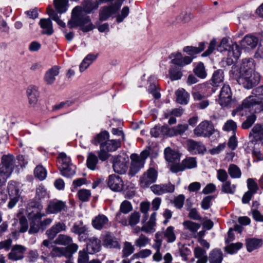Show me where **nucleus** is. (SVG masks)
I'll return each instance as SVG.
<instances>
[{"instance_id":"nucleus-49","label":"nucleus","mask_w":263,"mask_h":263,"mask_svg":"<svg viewBox=\"0 0 263 263\" xmlns=\"http://www.w3.org/2000/svg\"><path fill=\"white\" fill-rule=\"evenodd\" d=\"M182 162L185 170L194 168L197 166V161L195 157H187Z\"/></svg>"},{"instance_id":"nucleus-48","label":"nucleus","mask_w":263,"mask_h":263,"mask_svg":"<svg viewBox=\"0 0 263 263\" xmlns=\"http://www.w3.org/2000/svg\"><path fill=\"white\" fill-rule=\"evenodd\" d=\"M72 241V239L71 237L66 235L60 234L55 239L54 242L57 245L66 246L70 244Z\"/></svg>"},{"instance_id":"nucleus-59","label":"nucleus","mask_w":263,"mask_h":263,"mask_svg":"<svg viewBox=\"0 0 263 263\" xmlns=\"http://www.w3.org/2000/svg\"><path fill=\"white\" fill-rule=\"evenodd\" d=\"M167 127V125H163L162 126H156L153 128L151 130V135L152 136L157 138L159 136L160 133L163 135L166 136V133L163 132V127Z\"/></svg>"},{"instance_id":"nucleus-13","label":"nucleus","mask_w":263,"mask_h":263,"mask_svg":"<svg viewBox=\"0 0 263 263\" xmlns=\"http://www.w3.org/2000/svg\"><path fill=\"white\" fill-rule=\"evenodd\" d=\"M130 166L128 172L129 175L133 176L137 174L144 167L143 160H140L138 154H133L130 155Z\"/></svg>"},{"instance_id":"nucleus-31","label":"nucleus","mask_w":263,"mask_h":263,"mask_svg":"<svg viewBox=\"0 0 263 263\" xmlns=\"http://www.w3.org/2000/svg\"><path fill=\"white\" fill-rule=\"evenodd\" d=\"M59 73V68L53 66L49 69L45 73L44 80L48 85L52 84L55 80V77Z\"/></svg>"},{"instance_id":"nucleus-8","label":"nucleus","mask_w":263,"mask_h":263,"mask_svg":"<svg viewBox=\"0 0 263 263\" xmlns=\"http://www.w3.org/2000/svg\"><path fill=\"white\" fill-rule=\"evenodd\" d=\"M232 91L229 85H224L219 95L218 102L222 107L230 106L232 102Z\"/></svg>"},{"instance_id":"nucleus-23","label":"nucleus","mask_w":263,"mask_h":263,"mask_svg":"<svg viewBox=\"0 0 263 263\" xmlns=\"http://www.w3.org/2000/svg\"><path fill=\"white\" fill-rule=\"evenodd\" d=\"M108 223V219L104 215L99 214L92 220V226L96 230H101L106 228Z\"/></svg>"},{"instance_id":"nucleus-40","label":"nucleus","mask_w":263,"mask_h":263,"mask_svg":"<svg viewBox=\"0 0 263 263\" xmlns=\"http://www.w3.org/2000/svg\"><path fill=\"white\" fill-rule=\"evenodd\" d=\"M176 101L180 104H186L189 100V94L183 89H179L176 92Z\"/></svg>"},{"instance_id":"nucleus-37","label":"nucleus","mask_w":263,"mask_h":263,"mask_svg":"<svg viewBox=\"0 0 263 263\" xmlns=\"http://www.w3.org/2000/svg\"><path fill=\"white\" fill-rule=\"evenodd\" d=\"M133 210L131 203L127 200H124L120 205V212L117 213L116 219L117 221L120 220L122 213L126 214Z\"/></svg>"},{"instance_id":"nucleus-55","label":"nucleus","mask_w":263,"mask_h":263,"mask_svg":"<svg viewBox=\"0 0 263 263\" xmlns=\"http://www.w3.org/2000/svg\"><path fill=\"white\" fill-rule=\"evenodd\" d=\"M149 239L143 234H141L139 237L135 240V245L139 247H144L149 243Z\"/></svg>"},{"instance_id":"nucleus-46","label":"nucleus","mask_w":263,"mask_h":263,"mask_svg":"<svg viewBox=\"0 0 263 263\" xmlns=\"http://www.w3.org/2000/svg\"><path fill=\"white\" fill-rule=\"evenodd\" d=\"M223 80V72L221 69H218L214 71L213 74L212 81L215 86L222 82Z\"/></svg>"},{"instance_id":"nucleus-58","label":"nucleus","mask_w":263,"mask_h":263,"mask_svg":"<svg viewBox=\"0 0 263 263\" xmlns=\"http://www.w3.org/2000/svg\"><path fill=\"white\" fill-rule=\"evenodd\" d=\"M78 195L81 201L85 202L89 200L91 196V193L88 190L82 189L79 191Z\"/></svg>"},{"instance_id":"nucleus-61","label":"nucleus","mask_w":263,"mask_h":263,"mask_svg":"<svg viewBox=\"0 0 263 263\" xmlns=\"http://www.w3.org/2000/svg\"><path fill=\"white\" fill-rule=\"evenodd\" d=\"M156 222L148 220L147 223L141 227V231H143L146 233H152L155 231L154 227H155Z\"/></svg>"},{"instance_id":"nucleus-63","label":"nucleus","mask_w":263,"mask_h":263,"mask_svg":"<svg viewBox=\"0 0 263 263\" xmlns=\"http://www.w3.org/2000/svg\"><path fill=\"white\" fill-rule=\"evenodd\" d=\"M247 185L249 189L248 191L253 194L256 193L258 190V185L253 179L249 178L247 180Z\"/></svg>"},{"instance_id":"nucleus-16","label":"nucleus","mask_w":263,"mask_h":263,"mask_svg":"<svg viewBox=\"0 0 263 263\" xmlns=\"http://www.w3.org/2000/svg\"><path fill=\"white\" fill-rule=\"evenodd\" d=\"M66 208L65 202L61 200H51L49 202L46 212L48 214H56Z\"/></svg>"},{"instance_id":"nucleus-9","label":"nucleus","mask_w":263,"mask_h":263,"mask_svg":"<svg viewBox=\"0 0 263 263\" xmlns=\"http://www.w3.org/2000/svg\"><path fill=\"white\" fill-rule=\"evenodd\" d=\"M157 178V172L153 168H149L140 178V184L143 188L147 187L154 183Z\"/></svg>"},{"instance_id":"nucleus-6","label":"nucleus","mask_w":263,"mask_h":263,"mask_svg":"<svg viewBox=\"0 0 263 263\" xmlns=\"http://www.w3.org/2000/svg\"><path fill=\"white\" fill-rule=\"evenodd\" d=\"M45 216V214H42L40 212H31L28 215V218L29 220L30 228L29 233L30 234L37 233L39 232L41 228L40 220L42 217Z\"/></svg>"},{"instance_id":"nucleus-64","label":"nucleus","mask_w":263,"mask_h":263,"mask_svg":"<svg viewBox=\"0 0 263 263\" xmlns=\"http://www.w3.org/2000/svg\"><path fill=\"white\" fill-rule=\"evenodd\" d=\"M89 257L86 251L85 250L79 252L78 258V263H87L88 261Z\"/></svg>"},{"instance_id":"nucleus-47","label":"nucleus","mask_w":263,"mask_h":263,"mask_svg":"<svg viewBox=\"0 0 263 263\" xmlns=\"http://www.w3.org/2000/svg\"><path fill=\"white\" fill-rule=\"evenodd\" d=\"M236 186L232 184L230 181H227L222 183L221 191L226 194H233L235 192Z\"/></svg>"},{"instance_id":"nucleus-3","label":"nucleus","mask_w":263,"mask_h":263,"mask_svg":"<svg viewBox=\"0 0 263 263\" xmlns=\"http://www.w3.org/2000/svg\"><path fill=\"white\" fill-rule=\"evenodd\" d=\"M59 169L62 175L67 178H71L76 174V166L71 163L70 158L61 153L58 156Z\"/></svg>"},{"instance_id":"nucleus-42","label":"nucleus","mask_w":263,"mask_h":263,"mask_svg":"<svg viewBox=\"0 0 263 263\" xmlns=\"http://www.w3.org/2000/svg\"><path fill=\"white\" fill-rule=\"evenodd\" d=\"M96 58L97 57L96 55L92 54L87 55L80 65L79 68L80 71L83 72L85 70Z\"/></svg>"},{"instance_id":"nucleus-44","label":"nucleus","mask_w":263,"mask_h":263,"mask_svg":"<svg viewBox=\"0 0 263 263\" xmlns=\"http://www.w3.org/2000/svg\"><path fill=\"white\" fill-rule=\"evenodd\" d=\"M164 237L167 239L168 243H172L176 240V237L174 232V228L170 226L164 232Z\"/></svg>"},{"instance_id":"nucleus-2","label":"nucleus","mask_w":263,"mask_h":263,"mask_svg":"<svg viewBox=\"0 0 263 263\" xmlns=\"http://www.w3.org/2000/svg\"><path fill=\"white\" fill-rule=\"evenodd\" d=\"M67 26L70 29L80 27L84 32H89L95 27L90 16L84 12L81 6H76L72 9Z\"/></svg>"},{"instance_id":"nucleus-41","label":"nucleus","mask_w":263,"mask_h":263,"mask_svg":"<svg viewBox=\"0 0 263 263\" xmlns=\"http://www.w3.org/2000/svg\"><path fill=\"white\" fill-rule=\"evenodd\" d=\"M205 48V43L201 42L199 44V46H186L183 48V51L189 54L192 55L194 54H197L202 51Z\"/></svg>"},{"instance_id":"nucleus-20","label":"nucleus","mask_w":263,"mask_h":263,"mask_svg":"<svg viewBox=\"0 0 263 263\" xmlns=\"http://www.w3.org/2000/svg\"><path fill=\"white\" fill-rule=\"evenodd\" d=\"M103 245L108 248L120 249V245L117 239L110 233L104 235L102 238Z\"/></svg>"},{"instance_id":"nucleus-19","label":"nucleus","mask_w":263,"mask_h":263,"mask_svg":"<svg viewBox=\"0 0 263 263\" xmlns=\"http://www.w3.org/2000/svg\"><path fill=\"white\" fill-rule=\"evenodd\" d=\"M164 154L165 160L170 163H177L180 161L181 154L177 150L167 147L165 148Z\"/></svg>"},{"instance_id":"nucleus-25","label":"nucleus","mask_w":263,"mask_h":263,"mask_svg":"<svg viewBox=\"0 0 263 263\" xmlns=\"http://www.w3.org/2000/svg\"><path fill=\"white\" fill-rule=\"evenodd\" d=\"M258 43V39L255 36L247 35L241 41V45L242 47L247 49L255 48Z\"/></svg>"},{"instance_id":"nucleus-33","label":"nucleus","mask_w":263,"mask_h":263,"mask_svg":"<svg viewBox=\"0 0 263 263\" xmlns=\"http://www.w3.org/2000/svg\"><path fill=\"white\" fill-rule=\"evenodd\" d=\"M208 260L210 263H221L223 260V253L220 249H215L209 253Z\"/></svg>"},{"instance_id":"nucleus-21","label":"nucleus","mask_w":263,"mask_h":263,"mask_svg":"<svg viewBox=\"0 0 263 263\" xmlns=\"http://www.w3.org/2000/svg\"><path fill=\"white\" fill-rule=\"evenodd\" d=\"M263 245V240L257 238H249L246 239V246L248 252H252L260 248Z\"/></svg>"},{"instance_id":"nucleus-28","label":"nucleus","mask_w":263,"mask_h":263,"mask_svg":"<svg viewBox=\"0 0 263 263\" xmlns=\"http://www.w3.org/2000/svg\"><path fill=\"white\" fill-rule=\"evenodd\" d=\"M39 24L42 29V34L50 35L53 33L52 23L50 18H42Z\"/></svg>"},{"instance_id":"nucleus-45","label":"nucleus","mask_w":263,"mask_h":263,"mask_svg":"<svg viewBox=\"0 0 263 263\" xmlns=\"http://www.w3.org/2000/svg\"><path fill=\"white\" fill-rule=\"evenodd\" d=\"M228 171L232 178H239L241 177V172L240 168L234 164L229 165Z\"/></svg>"},{"instance_id":"nucleus-34","label":"nucleus","mask_w":263,"mask_h":263,"mask_svg":"<svg viewBox=\"0 0 263 263\" xmlns=\"http://www.w3.org/2000/svg\"><path fill=\"white\" fill-rule=\"evenodd\" d=\"M195 257L198 259L196 263H206L208 257L206 251L201 247L195 248L194 250Z\"/></svg>"},{"instance_id":"nucleus-26","label":"nucleus","mask_w":263,"mask_h":263,"mask_svg":"<svg viewBox=\"0 0 263 263\" xmlns=\"http://www.w3.org/2000/svg\"><path fill=\"white\" fill-rule=\"evenodd\" d=\"M101 249V241L96 237H92L88 239L87 245V250L89 254H92L98 252Z\"/></svg>"},{"instance_id":"nucleus-24","label":"nucleus","mask_w":263,"mask_h":263,"mask_svg":"<svg viewBox=\"0 0 263 263\" xmlns=\"http://www.w3.org/2000/svg\"><path fill=\"white\" fill-rule=\"evenodd\" d=\"M249 137L252 143L263 140V126L256 124L251 129Z\"/></svg>"},{"instance_id":"nucleus-35","label":"nucleus","mask_w":263,"mask_h":263,"mask_svg":"<svg viewBox=\"0 0 263 263\" xmlns=\"http://www.w3.org/2000/svg\"><path fill=\"white\" fill-rule=\"evenodd\" d=\"M88 228L82 221L75 222L70 229L71 232L80 236L84 235L87 231Z\"/></svg>"},{"instance_id":"nucleus-60","label":"nucleus","mask_w":263,"mask_h":263,"mask_svg":"<svg viewBox=\"0 0 263 263\" xmlns=\"http://www.w3.org/2000/svg\"><path fill=\"white\" fill-rule=\"evenodd\" d=\"M156 222L148 220L147 223L141 227V231H143L146 233H152L155 231L154 227H155Z\"/></svg>"},{"instance_id":"nucleus-53","label":"nucleus","mask_w":263,"mask_h":263,"mask_svg":"<svg viewBox=\"0 0 263 263\" xmlns=\"http://www.w3.org/2000/svg\"><path fill=\"white\" fill-rule=\"evenodd\" d=\"M195 74L201 79L205 78L206 76V73L205 70L204 65L202 63H200L195 67L194 70Z\"/></svg>"},{"instance_id":"nucleus-18","label":"nucleus","mask_w":263,"mask_h":263,"mask_svg":"<svg viewBox=\"0 0 263 263\" xmlns=\"http://www.w3.org/2000/svg\"><path fill=\"white\" fill-rule=\"evenodd\" d=\"M186 145L188 151L192 153L203 154L206 151L204 145L201 142L192 139L186 141Z\"/></svg>"},{"instance_id":"nucleus-52","label":"nucleus","mask_w":263,"mask_h":263,"mask_svg":"<svg viewBox=\"0 0 263 263\" xmlns=\"http://www.w3.org/2000/svg\"><path fill=\"white\" fill-rule=\"evenodd\" d=\"M185 228L192 232H196L200 228V224L190 220L185 221L183 223Z\"/></svg>"},{"instance_id":"nucleus-30","label":"nucleus","mask_w":263,"mask_h":263,"mask_svg":"<svg viewBox=\"0 0 263 263\" xmlns=\"http://www.w3.org/2000/svg\"><path fill=\"white\" fill-rule=\"evenodd\" d=\"M27 93L30 105L34 107L37 102L39 93L36 87L30 86L27 90Z\"/></svg>"},{"instance_id":"nucleus-56","label":"nucleus","mask_w":263,"mask_h":263,"mask_svg":"<svg viewBox=\"0 0 263 263\" xmlns=\"http://www.w3.org/2000/svg\"><path fill=\"white\" fill-rule=\"evenodd\" d=\"M236 123L232 120H228L223 126V130L227 132L232 131L233 133L236 132L237 129Z\"/></svg>"},{"instance_id":"nucleus-4","label":"nucleus","mask_w":263,"mask_h":263,"mask_svg":"<svg viewBox=\"0 0 263 263\" xmlns=\"http://www.w3.org/2000/svg\"><path fill=\"white\" fill-rule=\"evenodd\" d=\"M121 146V142L117 140H107L106 143L102 146V147L98 152V157L100 160L104 161L107 160L109 157V152L116 151Z\"/></svg>"},{"instance_id":"nucleus-54","label":"nucleus","mask_w":263,"mask_h":263,"mask_svg":"<svg viewBox=\"0 0 263 263\" xmlns=\"http://www.w3.org/2000/svg\"><path fill=\"white\" fill-rule=\"evenodd\" d=\"M242 247V243L241 242H237L228 245L225 248V250L229 254H234L236 253Z\"/></svg>"},{"instance_id":"nucleus-1","label":"nucleus","mask_w":263,"mask_h":263,"mask_svg":"<svg viewBox=\"0 0 263 263\" xmlns=\"http://www.w3.org/2000/svg\"><path fill=\"white\" fill-rule=\"evenodd\" d=\"M254 61L252 58L242 60L239 67V76L237 79L239 84L246 89H251L260 80L258 73L255 72Z\"/></svg>"},{"instance_id":"nucleus-17","label":"nucleus","mask_w":263,"mask_h":263,"mask_svg":"<svg viewBox=\"0 0 263 263\" xmlns=\"http://www.w3.org/2000/svg\"><path fill=\"white\" fill-rule=\"evenodd\" d=\"M170 58L172 59L171 61L172 63L180 67H183L185 65L190 64L193 60V58L191 57L186 56L183 57L180 52L171 54Z\"/></svg>"},{"instance_id":"nucleus-43","label":"nucleus","mask_w":263,"mask_h":263,"mask_svg":"<svg viewBox=\"0 0 263 263\" xmlns=\"http://www.w3.org/2000/svg\"><path fill=\"white\" fill-rule=\"evenodd\" d=\"M98 162V159L97 156L92 153H89L86 162L88 168L91 170H95Z\"/></svg>"},{"instance_id":"nucleus-36","label":"nucleus","mask_w":263,"mask_h":263,"mask_svg":"<svg viewBox=\"0 0 263 263\" xmlns=\"http://www.w3.org/2000/svg\"><path fill=\"white\" fill-rule=\"evenodd\" d=\"M99 2L97 0H86L83 3L82 9L86 13H90L93 10L97 9L99 7Z\"/></svg>"},{"instance_id":"nucleus-10","label":"nucleus","mask_w":263,"mask_h":263,"mask_svg":"<svg viewBox=\"0 0 263 263\" xmlns=\"http://www.w3.org/2000/svg\"><path fill=\"white\" fill-rule=\"evenodd\" d=\"M18 165L16 164V160L12 155H4L2 157L1 163H0V169L7 171L11 174L13 171L15 166Z\"/></svg>"},{"instance_id":"nucleus-51","label":"nucleus","mask_w":263,"mask_h":263,"mask_svg":"<svg viewBox=\"0 0 263 263\" xmlns=\"http://www.w3.org/2000/svg\"><path fill=\"white\" fill-rule=\"evenodd\" d=\"M34 176L40 180H44L47 176L46 171L42 166H37L34 171Z\"/></svg>"},{"instance_id":"nucleus-32","label":"nucleus","mask_w":263,"mask_h":263,"mask_svg":"<svg viewBox=\"0 0 263 263\" xmlns=\"http://www.w3.org/2000/svg\"><path fill=\"white\" fill-rule=\"evenodd\" d=\"M140 218V214L138 212H134L129 215L128 222L126 219H120L118 221L121 223L123 226L129 225L133 227L139 222Z\"/></svg>"},{"instance_id":"nucleus-14","label":"nucleus","mask_w":263,"mask_h":263,"mask_svg":"<svg viewBox=\"0 0 263 263\" xmlns=\"http://www.w3.org/2000/svg\"><path fill=\"white\" fill-rule=\"evenodd\" d=\"M107 184L108 187L115 192H120L122 191L124 187V183L122 178L116 175L109 176Z\"/></svg>"},{"instance_id":"nucleus-57","label":"nucleus","mask_w":263,"mask_h":263,"mask_svg":"<svg viewBox=\"0 0 263 263\" xmlns=\"http://www.w3.org/2000/svg\"><path fill=\"white\" fill-rule=\"evenodd\" d=\"M152 253V251L149 249H143L135 253L132 256V259L144 258L149 256Z\"/></svg>"},{"instance_id":"nucleus-12","label":"nucleus","mask_w":263,"mask_h":263,"mask_svg":"<svg viewBox=\"0 0 263 263\" xmlns=\"http://www.w3.org/2000/svg\"><path fill=\"white\" fill-rule=\"evenodd\" d=\"M128 158L125 156H118L114 159L113 161V169L118 174H124L127 170L126 163Z\"/></svg>"},{"instance_id":"nucleus-50","label":"nucleus","mask_w":263,"mask_h":263,"mask_svg":"<svg viewBox=\"0 0 263 263\" xmlns=\"http://www.w3.org/2000/svg\"><path fill=\"white\" fill-rule=\"evenodd\" d=\"M135 250L134 247L132 243L128 241H125L124 243L123 248L122 250V257H127L132 254Z\"/></svg>"},{"instance_id":"nucleus-62","label":"nucleus","mask_w":263,"mask_h":263,"mask_svg":"<svg viewBox=\"0 0 263 263\" xmlns=\"http://www.w3.org/2000/svg\"><path fill=\"white\" fill-rule=\"evenodd\" d=\"M256 119V117L255 115H251L249 116L246 120H245L241 125V127L243 129L249 128L255 122Z\"/></svg>"},{"instance_id":"nucleus-38","label":"nucleus","mask_w":263,"mask_h":263,"mask_svg":"<svg viewBox=\"0 0 263 263\" xmlns=\"http://www.w3.org/2000/svg\"><path fill=\"white\" fill-rule=\"evenodd\" d=\"M7 191L10 197L20 196V184L14 180H11L8 182Z\"/></svg>"},{"instance_id":"nucleus-22","label":"nucleus","mask_w":263,"mask_h":263,"mask_svg":"<svg viewBox=\"0 0 263 263\" xmlns=\"http://www.w3.org/2000/svg\"><path fill=\"white\" fill-rule=\"evenodd\" d=\"M66 226L63 222H59L52 226L46 232V234L49 239H53L57 234L61 231L66 230Z\"/></svg>"},{"instance_id":"nucleus-29","label":"nucleus","mask_w":263,"mask_h":263,"mask_svg":"<svg viewBox=\"0 0 263 263\" xmlns=\"http://www.w3.org/2000/svg\"><path fill=\"white\" fill-rule=\"evenodd\" d=\"M256 104H259L261 110L263 111V99L259 100L253 96H250L243 101L242 107L243 108H250Z\"/></svg>"},{"instance_id":"nucleus-11","label":"nucleus","mask_w":263,"mask_h":263,"mask_svg":"<svg viewBox=\"0 0 263 263\" xmlns=\"http://www.w3.org/2000/svg\"><path fill=\"white\" fill-rule=\"evenodd\" d=\"M188 124H179L171 128L169 127L167 125V127H163V132L166 133V136L172 137L178 135H182L188 129Z\"/></svg>"},{"instance_id":"nucleus-5","label":"nucleus","mask_w":263,"mask_h":263,"mask_svg":"<svg viewBox=\"0 0 263 263\" xmlns=\"http://www.w3.org/2000/svg\"><path fill=\"white\" fill-rule=\"evenodd\" d=\"M214 125L211 121L201 122L194 129V134L197 137H210L215 132Z\"/></svg>"},{"instance_id":"nucleus-27","label":"nucleus","mask_w":263,"mask_h":263,"mask_svg":"<svg viewBox=\"0 0 263 263\" xmlns=\"http://www.w3.org/2000/svg\"><path fill=\"white\" fill-rule=\"evenodd\" d=\"M109 138V133L106 130H103L93 138L91 140V143L95 145L100 144V149L102 147V146L106 143Z\"/></svg>"},{"instance_id":"nucleus-15","label":"nucleus","mask_w":263,"mask_h":263,"mask_svg":"<svg viewBox=\"0 0 263 263\" xmlns=\"http://www.w3.org/2000/svg\"><path fill=\"white\" fill-rule=\"evenodd\" d=\"M26 248L23 246L15 245L13 246L10 253L8 254L9 259L12 261L21 260L24 258V254Z\"/></svg>"},{"instance_id":"nucleus-7","label":"nucleus","mask_w":263,"mask_h":263,"mask_svg":"<svg viewBox=\"0 0 263 263\" xmlns=\"http://www.w3.org/2000/svg\"><path fill=\"white\" fill-rule=\"evenodd\" d=\"M123 0L117 1L114 4L108 6H104L99 10V20L104 21L107 20L111 15L116 13L120 8Z\"/></svg>"},{"instance_id":"nucleus-39","label":"nucleus","mask_w":263,"mask_h":263,"mask_svg":"<svg viewBox=\"0 0 263 263\" xmlns=\"http://www.w3.org/2000/svg\"><path fill=\"white\" fill-rule=\"evenodd\" d=\"M54 8L59 13H63L67 10L68 0H54Z\"/></svg>"}]
</instances>
